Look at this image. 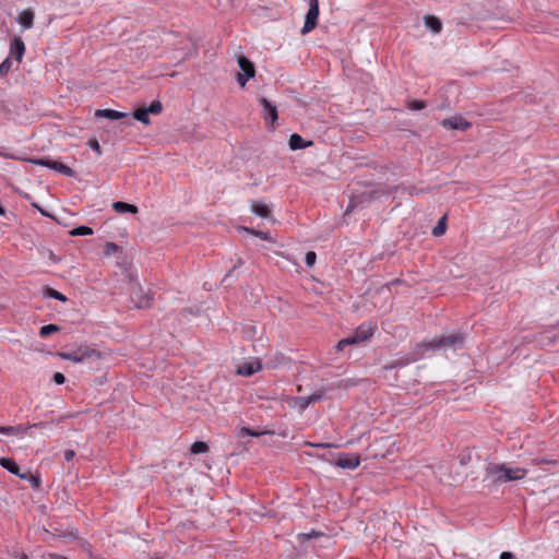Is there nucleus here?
Masks as SVG:
<instances>
[{"instance_id":"1","label":"nucleus","mask_w":559,"mask_h":559,"mask_svg":"<svg viewBox=\"0 0 559 559\" xmlns=\"http://www.w3.org/2000/svg\"><path fill=\"white\" fill-rule=\"evenodd\" d=\"M464 342V336L460 333H453L448 336H442L439 338H435L429 342H421L417 344L414 350L411 353L408 357L401 361H395L392 367L396 366H406L411 362H414L420 359L425 352L427 350H437V349H457L462 347Z\"/></svg>"},{"instance_id":"2","label":"nucleus","mask_w":559,"mask_h":559,"mask_svg":"<svg viewBox=\"0 0 559 559\" xmlns=\"http://www.w3.org/2000/svg\"><path fill=\"white\" fill-rule=\"evenodd\" d=\"M527 469L510 467L506 464H491L487 468V476L492 483H507L523 479Z\"/></svg>"},{"instance_id":"3","label":"nucleus","mask_w":559,"mask_h":559,"mask_svg":"<svg viewBox=\"0 0 559 559\" xmlns=\"http://www.w3.org/2000/svg\"><path fill=\"white\" fill-rule=\"evenodd\" d=\"M57 355L64 360H69L75 364L85 361L95 362L102 358L100 352L87 345H82L73 350L59 352Z\"/></svg>"},{"instance_id":"4","label":"nucleus","mask_w":559,"mask_h":559,"mask_svg":"<svg viewBox=\"0 0 559 559\" xmlns=\"http://www.w3.org/2000/svg\"><path fill=\"white\" fill-rule=\"evenodd\" d=\"M373 334V328L370 325H360L353 335L341 340L337 343V349L343 350L346 346L359 344L367 341Z\"/></svg>"},{"instance_id":"5","label":"nucleus","mask_w":559,"mask_h":559,"mask_svg":"<svg viewBox=\"0 0 559 559\" xmlns=\"http://www.w3.org/2000/svg\"><path fill=\"white\" fill-rule=\"evenodd\" d=\"M237 61L241 70L237 75V82L241 87H243L250 79L254 78L255 68L254 64L242 55L238 57Z\"/></svg>"},{"instance_id":"6","label":"nucleus","mask_w":559,"mask_h":559,"mask_svg":"<svg viewBox=\"0 0 559 559\" xmlns=\"http://www.w3.org/2000/svg\"><path fill=\"white\" fill-rule=\"evenodd\" d=\"M309 9L305 17L301 34H308L313 31L318 24L319 17V0H308Z\"/></svg>"},{"instance_id":"7","label":"nucleus","mask_w":559,"mask_h":559,"mask_svg":"<svg viewBox=\"0 0 559 559\" xmlns=\"http://www.w3.org/2000/svg\"><path fill=\"white\" fill-rule=\"evenodd\" d=\"M34 164L48 167L50 169H53L62 175H66L68 177H72L74 175V171L67 165H64L61 162L52 160L49 158H39L32 160Z\"/></svg>"},{"instance_id":"8","label":"nucleus","mask_w":559,"mask_h":559,"mask_svg":"<svg viewBox=\"0 0 559 559\" xmlns=\"http://www.w3.org/2000/svg\"><path fill=\"white\" fill-rule=\"evenodd\" d=\"M131 300L136 308H148L152 305V297L144 293L142 287L135 286L131 293Z\"/></svg>"},{"instance_id":"9","label":"nucleus","mask_w":559,"mask_h":559,"mask_svg":"<svg viewBox=\"0 0 559 559\" xmlns=\"http://www.w3.org/2000/svg\"><path fill=\"white\" fill-rule=\"evenodd\" d=\"M48 425H49L48 423L41 421V423H37V424H33V425H27V426H24V425L0 426V432L4 433V435H8V436H16V435H21V433L27 432L31 428H34V427H46Z\"/></svg>"},{"instance_id":"10","label":"nucleus","mask_w":559,"mask_h":559,"mask_svg":"<svg viewBox=\"0 0 559 559\" xmlns=\"http://www.w3.org/2000/svg\"><path fill=\"white\" fill-rule=\"evenodd\" d=\"M260 105L262 106L263 118L266 122L274 123L277 120V109L276 106L269 102L266 98L261 97L259 99Z\"/></svg>"},{"instance_id":"11","label":"nucleus","mask_w":559,"mask_h":559,"mask_svg":"<svg viewBox=\"0 0 559 559\" xmlns=\"http://www.w3.org/2000/svg\"><path fill=\"white\" fill-rule=\"evenodd\" d=\"M360 464L358 454H341L335 465L341 468L355 469Z\"/></svg>"},{"instance_id":"12","label":"nucleus","mask_w":559,"mask_h":559,"mask_svg":"<svg viewBox=\"0 0 559 559\" xmlns=\"http://www.w3.org/2000/svg\"><path fill=\"white\" fill-rule=\"evenodd\" d=\"M262 368L261 361L258 358L251 359L249 361L242 362L239 367L237 372L245 377H250L254 374L255 372L260 371Z\"/></svg>"},{"instance_id":"13","label":"nucleus","mask_w":559,"mask_h":559,"mask_svg":"<svg viewBox=\"0 0 559 559\" xmlns=\"http://www.w3.org/2000/svg\"><path fill=\"white\" fill-rule=\"evenodd\" d=\"M441 124L445 129L461 130V131L467 130L469 128V126H471V123L467 122L462 117H452V118L443 119L441 121Z\"/></svg>"},{"instance_id":"14","label":"nucleus","mask_w":559,"mask_h":559,"mask_svg":"<svg viewBox=\"0 0 559 559\" xmlns=\"http://www.w3.org/2000/svg\"><path fill=\"white\" fill-rule=\"evenodd\" d=\"M95 117L97 118H107L110 120H119L128 117L127 112L114 110V109H97L95 111Z\"/></svg>"},{"instance_id":"15","label":"nucleus","mask_w":559,"mask_h":559,"mask_svg":"<svg viewBox=\"0 0 559 559\" xmlns=\"http://www.w3.org/2000/svg\"><path fill=\"white\" fill-rule=\"evenodd\" d=\"M34 16H35V14L32 9H25L19 14L16 20L21 26L28 29L33 26Z\"/></svg>"},{"instance_id":"16","label":"nucleus","mask_w":559,"mask_h":559,"mask_svg":"<svg viewBox=\"0 0 559 559\" xmlns=\"http://www.w3.org/2000/svg\"><path fill=\"white\" fill-rule=\"evenodd\" d=\"M288 145L292 151H297L311 146L312 141H305L299 134L294 133L289 136Z\"/></svg>"},{"instance_id":"17","label":"nucleus","mask_w":559,"mask_h":559,"mask_svg":"<svg viewBox=\"0 0 559 559\" xmlns=\"http://www.w3.org/2000/svg\"><path fill=\"white\" fill-rule=\"evenodd\" d=\"M251 211L263 218H269L271 216V210L267 204L261 203L259 201L251 202Z\"/></svg>"},{"instance_id":"18","label":"nucleus","mask_w":559,"mask_h":559,"mask_svg":"<svg viewBox=\"0 0 559 559\" xmlns=\"http://www.w3.org/2000/svg\"><path fill=\"white\" fill-rule=\"evenodd\" d=\"M0 465L8 469L10 473L20 476L21 478H25V475L20 474V467L12 459H0Z\"/></svg>"},{"instance_id":"19","label":"nucleus","mask_w":559,"mask_h":559,"mask_svg":"<svg viewBox=\"0 0 559 559\" xmlns=\"http://www.w3.org/2000/svg\"><path fill=\"white\" fill-rule=\"evenodd\" d=\"M25 51V46L22 39L14 38L11 43V52L15 56L16 61H21L22 56Z\"/></svg>"},{"instance_id":"20","label":"nucleus","mask_w":559,"mask_h":559,"mask_svg":"<svg viewBox=\"0 0 559 559\" xmlns=\"http://www.w3.org/2000/svg\"><path fill=\"white\" fill-rule=\"evenodd\" d=\"M112 209L118 212V213H132V214H136L138 213V207L133 204H129V203H126V202H121V201H117L112 204Z\"/></svg>"},{"instance_id":"21","label":"nucleus","mask_w":559,"mask_h":559,"mask_svg":"<svg viewBox=\"0 0 559 559\" xmlns=\"http://www.w3.org/2000/svg\"><path fill=\"white\" fill-rule=\"evenodd\" d=\"M148 115L150 114H148V111H146L145 107H140V108L135 109L133 117H134V119L139 120L140 122H142L144 124H150L151 120H150Z\"/></svg>"},{"instance_id":"22","label":"nucleus","mask_w":559,"mask_h":559,"mask_svg":"<svg viewBox=\"0 0 559 559\" xmlns=\"http://www.w3.org/2000/svg\"><path fill=\"white\" fill-rule=\"evenodd\" d=\"M426 25L433 32L439 33L441 31V22L436 16H426L425 17Z\"/></svg>"},{"instance_id":"23","label":"nucleus","mask_w":559,"mask_h":559,"mask_svg":"<svg viewBox=\"0 0 559 559\" xmlns=\"http://www.w3.org/2000/svg\"><path fill=\"white\" fill-rule=\"evenodd\" d=\"M265 431H259V430H252L250 428H247V427H241L238 432H237V436L239 438H243L246 436H251V437H260L262 435H264Z\"/></svg>"},{"instance_id":"24","label":"nucleus","mask_w":559,"mask_h":559,"mask_svg":"<svg viewBox=\"0 0 559 559\" xmlns=\"http://www.w3.org/2000/svg\"><path fill=\"white\" fill-rule=\"evenodd\" d=\"M190 451L193 454L205 453L209 451V445L205 442L197 441L192 443Z\"/></svg>"},{"instance_id":"25","label":"nucleus","mask_w":559,"mask_h":559,"mask_svg":"<svg viewBox=\"0 0 559 559\" xmlns=\"http://www.w3.org/2000/svg\"><path fill=\"white\" fill-rule=\"evenodd\" d=\"M447 229V223H445V216L441 217V219L438 222V224L432 229V235L436 237L442 236L445 233Z\"/></svg>"},{"instance_id":"26","label":"nucleus","mask_w":559,"mask_h":559,"mask_svg":"<svg viewBox=\"0 0 559 559\" xmlns=\"http://www.w3.org/2000/svg\"><path fill=\"white\" fill-rule=\"evenodd\" d=\"M45 296L46 297H49V298H53V299H57V300H60V301H66L67 300V297L61 294L60 292L53 289V288H50V287H47L45 289Z\"/></svg>"},{"instance_id":"27","label":"nucleus","mask_w":559,"mask_h":559,"mask_svg":"<svg viewBox=\"0 0 559 559\" xmlns=\"http://www.w3.org/2000/svg\"><path fill=\"white\" fill-rule=\"evenodd\" d=\"M60 328L56 324H47L40 328L39 335L41 337H46L55 332H58Z\"/></svg>"},{"instance_id":"28","label":"nucleus","mask_w":559,"mask_h":559,"mask_svg":"<svg viewBox=\"0 0 559 559\" xmlns=\"http://www.w3.org/2000/svg\"><path fill=\"white\" fill-rule=\"evenodd\" d=\"M92 234H93V229L87 226H79L76 228H73L70 231L71 236H87V235H92Z\"/></svg>"},{"instance_id":"29","label":"nucleus","mask_w":559,"mask_h":559,"mask_svg":"<svg viewBox=\"0 0 559 559\" xmlns=\"http://www.w3.org/2000/svg\"><path fill=\"white\" fill-rule=\"evenodd\" d=\"M243 230L246 233H250V234H252V235H254V236H257V237H259V238H261L263 240L273 241L272 237L267 233H265V231L254 230V229H251V228H248V227H243Z\"/></svg>"},{"instance_id":"30","label":"nucleus","mask_w":559,"mask_h":559,"mask_svg":"<svg viewBox=\"0 0 559 559\" xmlns=\"http://www.w3.org/2000/svg\"><path fill=\"white\" fill-rule=\"evenodd\" d=\"M148 114L159 115L163 110V105L159 100H154L148 107H145Z\"/></svg>"},{"instance_id":"31","label":"nucleus","mask_w":559,"mask_h":559,"mask_svg":"<svg viewBox=\"0 0 559 559\" xmlns=\"http://www.w3.org/2000/svg\"><path fill=\"white\" fill-rule=\"evenodd\" d=\"M118 250L119 247L115 242H106L104 247V254L109 257L118 252Z\"/></svg>"},{"instance_id":"32","label":"nucleus","mask_w":559,"mask_h":559,"mask_svg":"<svg viewBox=\"0 0 559 559\" xmlns=\"http://www.w3.org/2000/svg\"><path fill=\"white\" fill-rule=\"evenodd\" d=\"M12 67V60L10 58H7L1 64H0V74L4 75L7 74Z\"/></svg>"},{"instance_id":"33","label":"nucleus","mask_w":559,"mask_h":559,"mask_svg":"<svg viewBox=\"0 0 559 559\" xmlns=\"http://www.w3.org/2000/svg\"><path fill=\"white\" fill-rule=\"evenodd\" d=\"M425 107H426V105L421 100H413L408 104V109H411V110H421Z\"/></svg>"},{"instance_id":"34","label":"nucleus","mask_w":559,"mask_h":559,"mask_svg":"<svg viewBox=\"0 0 559 559\" xmlns=\"http://www.w3.org/2000/svg\"><path fill=\"white\" fill-rule=\"evenodd\" d=\"M316 259H317L316 252L309 251L306 253L305 261L308 266H310V267L313 266L316 263Z\"/></svg>"},{"instance_id":"35","label":"nucleus","mask_w":559,"mask_h":559,"mask_svg":"<svg viewBox=\"0 0 559 559\" xmlns=\"http://www.w3.org/2000/svg\"><path fill=\"white\" fill-rule=\"evenodd\" d=\"M87 145L92 150H94L98 155H102V150H100L99 143L96 139L88 140Z\"/></svg>"},{"instance_id":"36","label":"nucleus","mask_w":559,"mask_h":559,"mask_svg":"<svg viewBox=\"0 0 559 559\" xmlns=\"http://www.w3.org/2000/svg\"><path fill=\"white\" fill-rule=\"evenodd\" d=\"M297 404L299 405V407L301 409L307 408L310 405L308 396H300V397H298Z\"/></svg>"},{"instance_id":"37","label":"nucleus","mask_w":559,"mask_h":559,"mask_svg":"<svg viewBox=\"0 0 559 559\" xmlns=\"http://www.w3.org/2000/svg\"><path fill=\"white\" fill-rule=\"evenodd\" d=\"M317 536H319V533H317V532L312 531V532H311V533H309V534H306V533L299 534V535H298V538H299L300 540H308V539H310V538H312V537H317Z\"/></svg>"},{"instance_id":"38","label":"nucleus","mask_w":559,"mask_h":559,"mask_svg":"<svg viewBox=\"0 0 559 559\" xmlns=\"http://www.w3.org/2000/svg\"><path fill=\"white\" fill-rule=\"evenodd\" d=\"M308 399H309L310 404L314 403V402L320 401V400L323 399V393L322 392H316V393H313L311 395H308Z\"/></svg>"},{"instance_id":"39","label":"nucleus","mask_w":559,"mask_h":559,"mask_svg":"<svg viewBox=\"0 0 559 559\" xmlns=\"http://www.w3.org/2000/svg\"><path fill=\"white\" fill-rule=\"evenodd\" d=\"M53 381L57 384H63L66 382V377L61 372H56L53 374Z\"/></svg>"},{"instance_id":"40","label":"nucleus","mask_w":559,"mask_h":559,"mask_svg":"<svg viewBox=\"0 0 559 559\" xmlns=\"http://www.w3.org/2000/svg\"><path fill=\"white\" fill-rule=\"evenodd\" d=\"M74 456H75V452L73 450H67L64 452V460L68 462L71 461Z\"/></svg>"},{"instance_id":"41","label":"nucleus","mask_w":559,"mask_h":559,"mask_svg":"<svg viewBox=\"0 0 559 559\" xmlns=\"http://www.w3.org/2000/svg\"><path fill=\"white\" fill-rule=\"evenodd\" d=\"M513 555L511 552L504 551L500 555V559H512Z\"/></svg>"},{"instance_id":"42","label":"nucleus","mask_w":559,"mask_h":559,"mask_svg":"<svg viewBox=\"0 0 559 559\" xmlns=\"http://www.w3.org/2000/svg\"><path fill=\"white\" fill-rule=\"evenodd\" d=\"M310 445H312V443H309ZM313 447H319V448H328L330 447L329 444L326 443H318V444H313Z\"/></svg>"},{"instance_id":"43","label":"nucleus","mask_w":559,"mask_h":559,"mask_svg":"<svg viewBox=\"0 0 559 559\" xmlns=\"http://www.w3.org/2000/svg\"><path fill=\"white\" fill-rule=\"evenodd\" d=\"M55 559H68V558H67V557H63V556H61V555H56V556H55Z\"/></svg>"},{"instance_id":"44","label":"nucleus","mask_w":559,"mask_h":559,"mask_svg":"<svg viewBox=\"0 0 559 559\" xmlns=\"http://www.w3.org/2000/svg\"><path fill=\"white\" fill-rule=\"evenodd\" d=\"M5 213L4 207L0 204V214L3 215Z\"/></svg>"}]
</instances>
